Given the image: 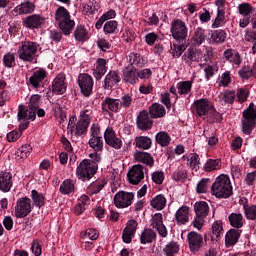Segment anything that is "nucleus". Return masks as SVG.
Wrapping results in <instances>:
<instances>
[{"instance_id": "nucleus-52", "label": "nucleus", "mask_w": 256, "mask_h": 256, "mask_svg": "<svg viewBox=\"0 0 256 256\" xmlns=\"http://www.w3.org/2000/svg\"><path fill=\"white\" fill-rule=\"evenodd\" d=\"M236 99L235 90H224L220 93V101L225 103V105H233Z\"/></svg>"}, {"instance_id": "nucleus-60", "label": "nucleus", "mask_w": 256, "mask_h": 256, "mask_svg": "<svg viewBox=\"0 0 256 256\" xmlns=\"http://www.w3.org/2000/svg\"><path fill=\"white\" fill-rule=\"evenodd\" d=\"M120 103V109H130V107L133 105V94L131 93H125L121 96V99H119Z\"/></svg>"}, {"instance_id": "nucleus-33", "label": "nucleus", "mask_w": 256, "mask_h": 256, "mask_svg": "<svg viewBox=\"0 0 256 256\" xmlns=\"http://www.w3.org/2000/svg\"><path fill=\"white\" fill-rule=\"evenodd\" d=\"M175 219L178 225H187L189 223V207H180L175 213Z\"/></svg>"}, {"instance_id": "nucleus-17", "label": "nucleus", "mask_w": 256, "mask_h": 256, "mask_svg": "<svg viewBox=\"0 0 256 256\" xmlns=\"http://www.w3.org/2000/svg\"><path fill=\"white\" fill-rule=\"evenodd\" d=\"M131 185H139L145 179V168L139 164L133 165L127 173Z\"/></svg>"}, {"instance_id": "nucleus-50", "label": "nucleus", "mask_w": 256, "mask_h": 256, "mask_svg": "<svg viewBox=\"0 0 256 256\" xmlns=\"http://www.w3.org/2000/svg\"><path fill=\"white\" fill-rule=\"evenodd\" d=\"M227 23V19H225V10L217 9V14L215 19L212 22V29H219V27H223Z\"/></svg>"}, {"instance_id": "nucleus-57", "label": "nucleus", "mask_w": 256, "mask_h": 256, "mask_svg": "<svg viewBox=\"0 0 256 256\" xmlns=\"http://www.w3.org/2000/svg\"><path fill=\"white\" fill-rule=\"evenodd\" d=\"M231 81V72L225 71L217 78L216 85H218V87H228L231 85Z\"/></svg>"}, {"instance_id": "nucleus-32", "label": "nucleus", "mask_w": 256, "mask_h": 256, "mask_svg": "<svg viewBox=\"0 0 256 256\" xmlns=\"http://www.w3.org/2000/svg\"><path fill=\"white\" fill-rule=\"evenodd\" d=\"M68 131L72 137H81V135H85L84 131L79 130V119L77 121V116L72 115L68 121Z\"/></svg>"}, {"instance_id": "nucleus-36", "label": "nucleus", "mask_w": 256, "mask_h": 256, "mask_svg": "<svg viewBox=\"0 0 256 256\" xmlns=\"http://www.w3.org/2000/svg\"><path fill=\"white\" fill-rule=\"evenodd\" d=\"M210 39L213 45H223L227 41V31L224 29L214 30L211 33Z\"/></svg>"}, {"instance_id": "nucleus-5", "label": "nucleus", "mask_w": 256, "mask_h": 256, "mask_svg": "<svg viewBox=\"0 0 256 256\" xmlns=\"http://www.w3.org/2000/svg\"><path fill=\"white\" fill-rule=\"evenodd\" d=\"M55 22L64 35H71L75 28V21L71 19L69 10L63 6H59L55 11Z\"/></svg>"}, {"instance_id": "nucleus-29", "label": "nucleus", "mask_w": 256, "mask_h": 256, "mask_svg": "<svg viewBox=\"0 0 256 256\" xmlns=\"http://www.w3.org/2000/svg\"><path fill=\"white\" fill-rule=\"evenodd\" d=\"M105 73H107V60L105 58H99L96 60L93 76L96 81H101Z\"/></svg>"}, {"instance_id": "nucleus-39", "label": "nucleus", "mask_w": 256, "mask_h": 256, "mask_svg": "<svg viewBox=\"0 0 256 256\" xmlns=\"http://www.w3.org/2000/svg\"><path fill=\"white\" fill-rule=\"evenodd\" d=\"M228 221L231 225V227H234V229H241L243 225H245V218L243 217V214L239 212L231 213L228 216Z\"/></svg>"}, {"instance_id": "nucleus-3", "label": "nucleus", "mask_w": 256, "mask_h": 256, "mask_svg": "<svg viewBox=\"0 0 256 256\" xmlns=\"http://www.w3.org/2000/svg\"><path fill=\"white\" fill-rule=\"evenodd\" d=\"M211 194L216 199H229L233 195L231 178L227 174H220L211 185Z\"/></svg>"}, {"instance_id": "nucleus-22", "label": "nucleus", "mask_w": 256, "mask_h": 256, "mask_svg": "<svg viewBox=\"0 0 256 256\" xmlns=\"http://www.w3.org/2000/svg\"><path fill=\"white\" fill-rule=\"evenodd\" d=\"M136 125L140 131H149L153 127V117L147 110H143L137 116Z\"/></svg>"}, {"instance_id": "nucleus-8", "label": "nucleus", "mask_w": 256, "mask_h": 256, "mask_svg": "<svg viewBox=\"0 0 256 256\" xmlns=\"http://www.w3.org/2000/svg\"><path fill=\"white\" fill-rule=\"evenodd\" d=\"M79 120V131L87 133V129H89V125L93 121V105L86 104L79 112L78 116Z\"/></svg>"}, {"instance_id": "nucleus-37", "label": "nucleus", "mask_w": 256, "mask_h": 256, "mask_svg": "<svg viewBox=\"0 0 256 256\" xmlns=\"http://www.w3.org/2000/svg\"><path fill=\"white\" fill-rule=\"evenodd\" d=\"M149 115L152 117V119H161V117H165V115H167V111L163 105L153 103L149 107Z\"/></svg>"}, {"instance_id": "nucleus-12", "label": "nucleus", "mask_w": 256, "mask_h": 256, "mask_svg": "<svg viewBox=\"0 0 256 256\" xmlns=\"http://www.w3.org/2000/svg\"><path fill=\"white\" fill-rule=\"evenodd\" d=\"M170 33L175 41H185L188 33L187 24L180 19L172 21Z\"/></svg>"}, {"instance_id": "nucleus-56", "label": "nucleus", "mask_w": 256, "mask_h": 256, "mask_svg": "<svg viewBox=\"0 0 256 256\" xmlns=\"http://www.w3.org/2000/svg\"><path fill=\"white\" fill-rule=\"evenodd\" d=\"M52 111L56 117H65V103L59 99L52 103Z\"/></svg>"}, {"instance_id": "nucleus-42", "label": "nucleus", "mask_w": 256, "mask_h": 256, "mask_svg": "<svg viewBox=\"0 0 256 256\" xmlns=\"http://www.w3.org/2000/svg\"><path fill=\"white\" fill-rule=\"evenodd\" d=\"M74 39H76L80 43H85V41H89V30H87V28H85V26L83 25L77 26L74 31Z\"/></svg>"}, {"instance_id": "nucleus-61", "label": "nucleus", "mask_w": 256, "mask_h": 256, "mask_svg": "<svg viewBox=\"0 0 256 256\" xmlns=\"http://www.w3.org/2000/svg\"><path fill=\"white\" fill-rule=\"evenodd\" d=\"M244 215L248 221L256 222V205H243Z\"/></svg>"}, {"instance_id": "nucleus-55", "label": "nucleus", "mask_w": 256, "mask_h": 256, "mask_svg": "<svg viewBox=\"0 0 256 256\" xmlns=\"http://www.w3.org/2000/svg\"><path fill=\"white\" fill-rule=\"evenodd\" d=\"M209 187H211V179L202 178L196 185V193L203 195L209 191Z\"/></svg>"}, {"instance_id": "nucleus-2", "label": "nucleus", "mask_w": 256, "mask_h": 256, "mask_svg": "<svg viewBox=\"0 0 256 256\" xmlns=\"http://www.w3.org/2000/svg\"><path fill=\"white\" fill-rule=\"evenodd\" d=\"M41 105V95L34 94L30 97L28 108L25 109L22 105L18 110V121H21V129L29 127V121H35L37 117V109Z\"/></svg>"}, {"instance_id": "nucleus-31", "label": "nucleus", "mask_w": 256, "mask_h": 256, "mask_svg": "<svg viewBox=\"0 0 256 256\" xmlns=\"http://www.w3.org/2000/svg\"><path fill=\"white\" fill-rule=\"evenodd\" d=\"M134 145L137 149L149 151V149L153 147V139L149 136H136L134 139Z\"/></svg>"}, {"instance_id": "nucleus-28", "label": "nucleus", "mask_w": 256, "mask_h": 256, "mask_svg": "<svg viewBox=\"0 0 256 256\" xmlns=\"http://www.w3.org/2000/svg\"><path fill=\"white\" fill-rule=\"evenodd\" d=\"M13 187V174L7 171L0 172V191L9 193Z\"/></svg>"}, {"instance_id": "nucleus-43", "label": "nucleus", "mask_w": 256, "mask_h": 256, "mask_svg": "<svg viewBox=\"0 0 256 256\" xmlns=\"http://www.w3.org/2000/svg\"><path fill=\"white\" fill-rule=\"evenodd\" d=\"M150 205L156 211H163V208L167 206V198L163 194H158L150 201Z\"/></svg>"}, {"instance_id": "nucleus-4", "label": "nucleus", "mask_w": 256, "mask_h": 256, "mask_svg": "<svg viewBox=\"0 0 256 256\" xmlns=\"http://www.w3.org/2000/svg\"><path fill=\"white\" fill-rule=\"evenodd\" d=\"M37 51H39V43L25 40L18 46L16 55L24 63H33L37 59Z\"/></svg>"}, {"instance_id": "nucleus-44", "label": "nucleus", "mask_w": 256, "mask_h": 256, "mask_svg": "<svg viewBox=\"0 0 256 256\" xmlns=\"http://www.w3.org/2000/svg\"><path fill=\"white\" fill-rule=\"evenodd\" d=\"M212 241H219L223 237V222L221 220H216L211 226Z\"/></svg>"}, {"instance_id": "nucleus-24", "label": "nucleus", "mask_w": 256, "mask_h": 256, "mask_svg": "<svg viewBox=\"0 0 256 256\" xmlns=\"http://www.w3.org/2000/svg\"><path fill=\"white\" fill-rule=\"evenodd\" d=\"M150 225L153 229H156L160 237H167L169 235L167 227L163 224V214L155 213L150 220Z\"/></svg>"}, {"instance_id": "nucleus-30", "label": "nucleus", "mask_w": 256, "mask_h": 256, "mask_svg": "<svg viewBox=\"0 0 256 256\" xmlns=\"http://www.w3.org/2000/svg\"><path fill=\"white\" fill-rule=\"evenodd\" d=\"M123 77L126 83H130V85H136L139 83V75L138 70L134 66H128L123 70Z\"/></svg>"}, {"instance_id": "nucleus-40", "label": "nucleus", "mask_w": 256, "mask_h": 256, "mask_svg": "<svg viewBox=\"0 0 256 256\" xmlns=\"http://www.w3.org/2000/svg\"><path fill=\"white\" fill-rule=\"evenodd\" d=\"M32 205H34L37 209H41V207H45V194L33 189L30 194Z\"/></svg>"}, {"instance_id": "nucleus-47", "label": "nucleus", "mask_w": 256, "mask_h": 256, "mask_svg": "<svg viewBox=\"0 0 256 256\" xmlns=\"http://www.w3.org/2000/svg\"><path fill=\"white\" fill-rule=\"evenodd\" d=\"M193 81H195V78L187 81L178 82V95H189V93H191V89H193Z\"/></svg>"}, {"instance_id": "nucleus-14", "label": "nucleus", "mask_w": 256, "mask_h": 256, "mask_svg": "<svg viewBox=\"0 0 256 256\" xmlns=\"http://www.w3.org/2000/svg\"><path fill=\"white\" fill-rule=\"evenodd\" d=\"M133 199H135V193L119 191L114 196V205L117 209H127L133 204Z\"/></svg>"}, {"instance_id": "nucleus-38", "label": "nucleus", "mask_w": 256, "mask_h": 256, "mask_svg": "<svg viewBox=\"0 0 256 256\" xmlns=\"http://www.w3.org/2000/svg\"><path fill=\"white\" fill-rule=\"evenodd\" d=\"M127 59L130 65H133V67L141 68L147 65V59H144L143 56L137 52H131Z\"/></svg>"}, {"instance_id": "nucleus-45", "label": "nucleus", "mask_w": 256, "mask_h": 256, "mask_svg": "<svg viewBox=\"0 0 256 256\" xmlns=\"http://www.w3.org/2000/svg\"><path fill=\"white\" fill-rule=\"evenodd\" d=\"M194 211L198 217L207 218L209 215V203L205 201H199L194 204Z\"/></svg>"}, {"instance_id": "nucleus-49", "label": "nucleus", "mask_w": 256, "mask_h": 256, "mask_svg": "<svg viewBox=\"0 0 256 256\" xmlns=\"http://www.w3.org/2000/svg\"><path fill=\"white\" fill-rule=\"evenodd\" d=\"M107 185V181L105 180H97L92 182L86 189L88 195H97L101 190H103V187Z\"/></svg>"}, {"instance_id": "nucleus-48", "label": "nucleus", "mask_w": 256, "mask_h": 256, "mask_svg": "<svg viewBox=\"0 0 256 256\" xmlns=\"http://www.w3.org/2000/svg\"><path fill=\"white\" fill-rule=\"evenodd\" d=\"M61 195H71L75 192V181L71 179H65L59 188Z\"/></svg>"}, {"instance_id": "nucleus-18", "label": "nucleus", "mask_w": 256, "mask_h": 256, "mask_svg": "<svg viewBox=\"0 0 256 256\" xmlns=\"http://www.w3.org/2000/svg\"><path fill=\"white\" fill-rule=\"evenodd\" d=\"M78 85L80 87L81 93L85 95V97H89L93 93V77L86 73H81L78 76Z\"/></svg>"}, {"instance_id": "nucleus-27", "label": "nucleus", "mask_w": 256, "mask_h": 256, "mask_svg": "<svg viewBox=\"0 0 256 256\" xmlns=\"http://www.w3.org/2000/svg\"><path fill=\"white\" fill-rule=\"evenodd\" d=\"M67 91V84L65 83V75L58 74L52 81V92L54 95H63Z\"/></svg>"}, {"instance_id": "nucleus-54", "label": "nucleus", "mask_w": 256, "mask_h": 256, "mask_svg": "<svg viewBox=\"0 0 256 256\" xmlns=\"http://www.w3.org/2000/svg\"><path fill=\"white\" fill-rule=\"evenodd\" d=\"M172 179L173 181H176L179 183H185V181L187 180V169H185L183 166H179L172 173Z\"/></svg>"}, {"instance_id": "nucleus-9", "label": "nucleus", "mask_w": 256, "mask_h": 256, "mask_svg": "<svg viewBox=\"0 0 256 256\" xmlns=\"http://www.w3.org/2000/svg\"><path fill=\"white\" fill-rule=\"evenodd\" d=\"M49 73L45 68H35L29 78V85L32 89H43Z\"/></svg>"}, {"instance_id": "nucleus-6", "label": "nucleus", "mask_w": 256, "mask_h": 256, "mask_svg": "<svg viewBox=\"0 0 256 256\" xmlns=\"http://www.w3.org/2000/svg\"><path fill=\"white\" fill-rule=\"evenodd\" d=\"M242 131L244 135H251L256 126V105L250 103L248 108L242 112Z\"/></svg>"}, {"instance_id": "nucleus-51", "label": "nucleus", "mask_w": 256, "mask_h": 256, "mask_svg": "<svg viewBox=\"0 0 256 256\" xmlns=\"http://www.w3.org/2000/svg\"><path fill=\"white\" fill-rule=\"evenodd\" d=\"M183 161H187L188 167H191L192 169H199V165H201L200 158L197 153H193L190 155H183L182 156Z\"/></svg>"}, {"instance_id": "nucleus-63", "label": "nucleus", "mask_w": 256, "mask_h": 256, "mask_svg": "<svg viewBox=\"0 0 256 256\" xmlns=\"http://www.w3.org/2000/svg\"><path fill=\"white\" fill-rule=\"evenodd\" d=\"M163 251L166 256H175V254L179 253V244L172 241L165 246Z\"/></svg>"}, {"instance_id": "nucleus-15", "label": "nucleus", "mask_w": 256, "mask_h": 256, "mask_svg": "<svg viewBox=\"0 0 256 256\" xmlns=\"http://www.w3.org/2000/svg\"><path fill=\"white\" fill-rule=\"evenodd\" d=\"M187 241L191 253H199L205 247V238L198 232H189L187 234Z\"/></svg>"}, {"instance_id": "nucleus-23", "label": "nucleus", "mask_w": 256, "mask_h": 256, "mask_svg": "<svg viewBox=\"0 0 256 256\" xmlns=\"http://www.w3.org/2000/svg\"><path fill=\"white\" fill-rule=\"evenodd\" d=\"M35 13V3L27 0L16 7L11 11L12 17H19L21 15H31Z\"/></svg>"}, {"instance_id": "nucleus-41", "label": "nucleus", "mask_w": 256, "mask_h": 256, "mask_svg": "<svg viewBox=\"0 0 256 256\" xmlns=\"http://www.w3.org/2000/svg\"><path fill=\"white\" fill-rule=\"evenodd\" d=\"M157 239V233L154 232L153 229H144L140 236V243L142 245H147V243H153V241H156Z\"/></svg>"}, {"instance_id": "nucleus-11", "label": "nucleus", "mask_w": 256, "mask_h": 256, "mask_svg": "<svg viewBox=\"0 0 256 256\" xmlns=\"http://www.w3.org/2000/svg\"><path fill=\"white\" fill-rule=\"evenodd\" d=\"M31 211H33V202H31V198L25 196L16 201L15 217H17V219L27 217Z\"/></svg>"}, {"instance_id": "nucleus-25", "label": "nucleus", "mask_w": 256, "mask_h": 256, "mask_svg": "<svg viewBox=\"0 0 256 256\" xmlns=\"http://www.w3.org/2000/svg\"><path fill=\"white\" fill-rule=\"evenodd\" d=\"M137 221L129 220L122 232V241L123 243L129 244L133 241V237H135V233H137Z\"/></svg>"}, {"instance_id": "nucleus-64", "label": "nucleus", "mask_w": 256, "mask_h": 256, "mask_svg": "<svg viewBox=\"0 0 256 256\" xmlns=\"http://www.w3.org/2000/svg\"><path fill=\"white\" fill-rule=\"evenodd\" d=\"M247 99H249V89L238 88L236 91V101H238V103H245Z\"/></svg>"}, {"instance_id": "nucleus-62", "label": "nucleus", "mask_w": 256, "mask_h": 256, "mask_svg": "<svg viewBox=\"0 0 256 256\" xmlns=\"http://www.w3.org/2000/svg\"><path fill=\"white\" fill-rule=\"evenodd\" d=\"M217 71H219V67H217V64L206 65L204 67L205 80L210 81L212 77L215 76V73H217Z\"/></svg>"}, {"instance_id": "nucleus-13", "label": "nucleus", "mask_w": 256, "mask_h": 256, "mask_svg": "<svg viewBox=\"0 0 256 256\" xmlns=\"http://www.w3.org/2000/svg\"><path fill=\"white\" fill-rule=\"evenodd\" d=\"M45 24V17L41 14H31L22 19V26L29 31L41 29Z\"/></svg>"}, {"instance_id": "nucleus-34", "label": "nucleus", "mask_w": 256, "mask_h": 256, "mask_svg": "<svg viewBox=\"0 0 256 256\" xmlns=\"http://www.w3.org/2000/svg\"><path fill=\"white\" fill-rule=\"evenodd\" d=\"M134 159L138 163H143L144 165H147L148 167H153L155 160L153 159V156L147 152H141L137 151L134 153Z\"/></svg>"}, {"instance_id": "nucleus-1", "label": "nucleus", "mask_w": 256, "mask_h": 256, "mask_svg": "<svg viewBox=\"0 0 256 256\" xmlns=\"http://www.w3.org/2000/svg\"><path fill=\"white\" fill-rule=\"evenodd\" d=\"M192 113L210 125L223 121V114L219 113L213 102L207 98L195 100L192 104Z\"/></svg>"}, {"instance_id": "nucleus-46", "label": "nucleus", "mask_w": 256, "mask_h": 256, "mask_svg": "<svg viewBox=\"0 0 256 256\" xmlns=\"http://www.w3.org/2000/svg\"><path fill=\"white\" fill-rule=\"evenodd\" d=\"M155 142L160 147H169L171 145V135L165 131H160L155 135Z\"/></svg>"}, {"instance_id": "nucleus-58", "label": "nucleus", "mask_w": 256, "mask_h": 256, "mask_svg": "<svg viewBox=\"0 0 256 256\" xmlns=\"http://www.w3.org/2000/svg\"><path fill=\"white\" fill-rule=\"evenodd\" d=\"M218 169H221V160L219 159H209L204 164L206 173H211V171H217Z\"/></svg>"}, {"instance_id": "nucleus-16", "label": "nucleus", "mask_w": 256, "mask_h": 256, "mask_svg": "<svg viewBox=\"0 0 256 256\" xmlns=\"http://www.w3.org/2000/svg\"><path fill=\"white\" fill-rule=\"evenodd\" d=\"M203 60V51L195 47L188 48L182 55V61L189 67L195 63H200Z\"/></svg>"}, {"instance_id": "nucleus-59", "label": "nucleus", "mask_w": 256, "mask_h": 256, "mask_svg": "<svg viewBox=\"0 0 256 256\" xmlns=\"http://www.w3.org/2000/svg\"><path fill=\"white\" fill-rule=\"evenodd\" d=\"M118 27H119V22L115 20L107 21L103 26L104 34L113 35V33H117Z\"/></svg>"}, {"instance_id": "nucleus-26", "label": "nucleus", "mask_w": 256, "mask_h": 256, "mask_svg": "<svg viewBox=\"0 0 256 256\" xmlns=\"http://www.w3.org/2000/svg\"><path fill=\"white\" fill-rule=\"evenodd\" d=\"M117 83H121V76L119 75L118 71L111 70L106 74L104 78L103 88L109 91L113 89Z\"/></svg>"}, {"instance_id": "nucleus-21", "label": "nucleus", "mask_w": 256, "mask_h": 256, "mask_svg": "<svg viewBox=\"0 0 256 256\" xmlns=\"http://www.w3.org/2000/svg\"><path fill=\"white\" fill-rule=\"evenodd\" d=\"M223 58L227 61V63H230L234 69L241 67V64L243 63L241 54L232 48L224 50Z\"/></svg>"}, {"instance_id": "nucleus-20", "label": "nucleus", "mask_w": 256, "mask_h": 256, "mask_svg": "<svg viewBox=\"0 0 256 256\" xmlns=\"http://www.w3.org/2000/svg\"><path fill=\"white\" fill-rule=\"evenodd\" d=\"M101 109L105 115H113V113H121L119 99L106 97L101 103Z\"/></svg>"}, {"instance_id": "nucleus-35", "label": "nucleus", "mask_w": 256, "mask_h": 256, "mask_svg": "<svg viewBox=\"0 0 256 256\" xmlns=\"http://www.w3.org/2000/svg\"><path fill=\"white\" fill-rule=\"evenodd\" d=\"M239 237H241L240 230L230 229L225 235L226 247H233V245H237Z\"/></svg>"}, {"instance_id": "nucleus-10", "label": "nucleus", "mask_w": 256, "mask_h": 256, "mask_svg": "<svg viewBox=\"0 0 256 256\" xmlns=\"http://www.w3.org/2000/svg\"><path fill=\"white\" fill-rule=\"evenodd\" d=\"M89 147L94 151H103V137H101V127L94 123L90 127V139L88 141Z\"/></svg>"}, {"instance_id": "nucleus-53", "label": "nucleus", "mask_w": 256, "mask_h": 256, "mask_svg": "<svg viewBox=\"0 0 256 256\" xmlns=\"http://www.w3.org/2000/svg\"><path fill=\"white\" fill-rule=\"evenodd\" d=\"M205 39H207V34H205V30L201 27L196 28L192 37L193 45H203V43H205Z\"/></svg>"}, {"instance_id": "nucleus-19", "label": "nucleus", "mask_w": 256, "mask_h": 256, "mask_svg": "<svg viewBox=\"0 0 256 256\" xmlns=\"http://www.w3.org/2000/svg\"><path fill=\"white\" fill-rule=\"evenodd\" d=\"M104 141L106 145L116 150L121 149L123 147V140L117 137V134L115 133L113 127H107L104 131Z\"/></svg>"}, {"instance_id": "nucleus-7", "label": "nucleus", "mask_w": 256, "mask_h": 256, "mask_svg": "<svg viewBox=\"0 0 256 256\" xmlns=\"http://www.w3.org/2000/svg\"><path fill=\"white\" fill-rule=\"evenodd\" d=\"M98 165L89 159H84L76 168V175L81 181H89L97 173Z\"/></svg>"}]
</instances>
